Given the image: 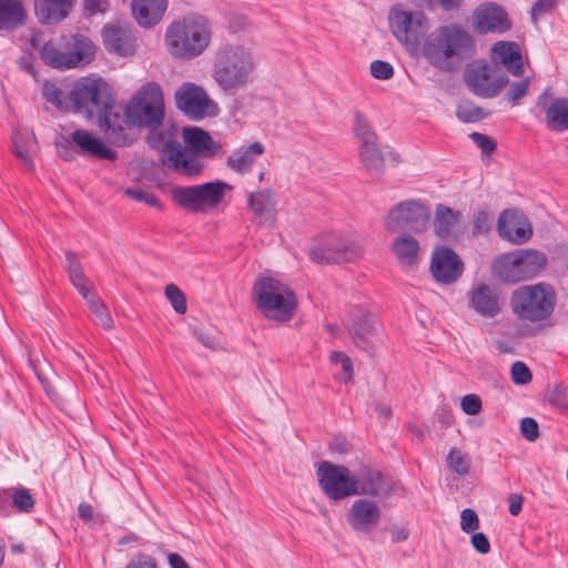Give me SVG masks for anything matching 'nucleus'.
I'll return each mask as SVG.
<instances>
[{
    "label": "nucleus",
    "instance_id": "nucleus-17",
    "mask_svg": "<svg viewBox=\"0 0 568 568\" xmlns=\"http://www.w3.org/2000/svg\"><path fill=\"white\" fill-rule=\"evenodd\" d=\"M536 108L545 113V124L550 131L568 130V98H557L546 88L536 100Z\"/></svg>",
    "mask_w": 568,
    "mask_h": 568
},
{
    "label": "nucleus",
    "instance_id": "nucleus-46",
    "mask_svg": "<svg viewBox=\"0 0 568 568\" xmlns=\"http://www.w3.org/2000/svg\"><path fill=\"white\" fill-rule=\"evenodd\" d=\"M11 498L13 506L20 511L29 513L34 506V499L27 488L17 489Z\"/></svg>",
    "mask_w": 568,
    "mask_h": 568
},
{
    "label": "nucleus",
    "instance_id": "nucleus-64",
    "mask_svg": "<svg viewBox=\"0 0 568 568\" xmlns=\"http://www.w3.org/2000/svg\"><path fill=\"white\" fill-rule=\"evenodd\" d=\"M168 559L171 568H190L187 562L179 554H169Z\"/></svg>",
    "mask_w": 568,
    "mask_h": 568
},
{
    "label": "nucleus",
    "instance_id": "nucleus-40",
    "mask_svg": "<svg viewBox=\"0 0 568 568\" xmlns=\"http://www.w3.org/2000/svg\"><path fill=\"white\" fill-rule=\"evenodd\" d=\"M353 130L355 136L358 139L359 144H366L371 141L378 140L375 131L372 129L367 118L359 111L354 112L353 116Z\"/></svg>",
    "mask_w": 568,
    "mask_h": 568
},
{
    "label": "nucleus",
    "instance_id": "nucleus-57",
    "mask_svg": "<svg viewBox=\"0 0 568 568\" xmlns=\"http://www.w3.org/2000/svg\"><path fill=\"white\" fill-rule=\"evenodd\" d=\"M469 138L485 154H489L496 149V142L486 134L473 132Z\"/></svg>",
    "mask_w": 568,
    "mask_h": 568
},
{
    "label": "nucleus",
    "instance_id": "nucleus-2",
    "mask_svg": "<svg viewBox=\"0 0 568 568\" xmlns=\"http://www.w3.org/2000/svg\"><path fill=\"white\" fill-rule=\"evenodd\" d=\"M422 51L434 68L442 72H454L471 58L474 40L462 27L443 26L426 38Z\"/></svg>",
    "mask_w": 568,
    "mask_h": 568
},
{
    "label": "nucleus",
    "instance_id": "nucleus-23",
    "mask_svg": "<svg viewBox=\"0 0 568 568\" xmlns=\"http://www.w3.org/2000/svg\"><path fill=\"white\" fill-rule=\"evenodd\" d=\"M105 49L119 55L133 54L136 48V38L133 29L123 23H108L102 30Z\"/></svg>",
    "mask_w": 568,
    "mask_h": 568
},
{
    "label": "nucleus",
    "instance_id": "nucleus-6",
    "mask_svg": "<svg viewBox=\"0 0 568 568\" xmlns=\"http://www.w3.org/2000/svg\"><path fill=\"white\" fill-rule=\"evenodd\" d=\"M252 295L257 308L267 317L290 321L296 308V296L284 283L273 277H262L254 283Z\"/></svg>",
    "mask_w": 568,
    "mask_h": 568
},
{
    "label": "nucleus",
    "instance_id": "nucleus-62",
    "mask_svg": "<svg viewBox=\"0 0 568 568\" xmlns=\"http://www.w3.org/2000/svg\"><path fill=\"white\" fill-rule=\"evenodd\" d=\"M509 513L513 516H517L523 508V497L517 494H510L509 495Z\"/></svg>",
    "mask_w": 568,
    "mask_h": 568
},
{
    "label": "nucleus",
    "instance_id": "nucleus-31",
    "mask_svg": "<svg viewBox=\"0 0 568 568\" xmlns=\"http://www.w3.org/2000/svg\"><path fill=\"white\" fill-rule=\"evenodd\" d=\"M73 0H36L34 10L38 20L43 24H57L71 12Z\"/></svg>",
    "mask_w": 568,
    "mask_h": 568
},
{
    "label": "nucleus",
    "instance_id": "nucleus-8",
    "mask_svg": "<svg viewBox=\"0 0 568 568\" xmlns=\"http://www.w3.org/2000/svg\"><path fill=\"white\" fill-rule=\"evenodd\" d=\"M555 292L548 284L525 285L514 291L510 300L515 315L523 321L539 322L554 311Z\"/></svg>",
    "mask_w": 568,
    "mask_h": 568
},
{
    "label": "nucleus",
    "instance_id": "nucleus-61",
    "mask_svg": "<svg viewBox=\"0 0 568 568\" xmlns=\"http://www.w3.org/2000/svg\"><path fill=\"white\" fill-rule=\"evenodd\" d=\"M126 568H156V565L153 559L146 556H139L136 559L132 560Z\"/></svg>",
    "mask_w": 568,
    "mask_h": 568
},
{
    "label": "nucleus",
    "instance_id": "nucleus-32",
    "mask_svg": "<svg viewBox=\"0 0 568 568\" xmlns=\"http://www.w3.org/2000/svg\"><path fill=\"white\" fill-rule=\"evenodd\" d=\"M491 59L504 65L509 73L519 77L524 73L523 58L518 48L511 42H497L491 49Z\"/></svg>",
    "mask_w": 568,
    "mask_h": 568
},
{
    "label": "nucleus",
    "instance_id": "nucleus-49",
    "mask_svg": "<svg viewBox=\"0 0 568 568\" xmlns=\"http://www.w3.org/2000/svg\"><path fill=\"white\" fill-rule=\"evenodd\" d=\"M110 0H82L85 17L104 14L110 9Z\"/></svg>",
    "mask_w": 568,
    "mask_h": 568
},
{
    "label": "nucleus",
    "instance_id": "nucleus-41",
    "mask_svg": "<svg viewBox=\"0 0 568 568\" xmlns=\"http://www.w3.org/2000/svg\"><path fill=\"white\" fill-rule=\"evenodd\" d=\"M530 83L531 80L529 77L513 82L508 80L504 99L513 105L519 104V101L528 94Z\"/></svg>",
    "mask_w": 568,
    "mask_h": 568
},
{
    "label": "nucleus",
    "instance_id": "nucleus-11",
    "mask_svg": "<svg viewBox=\"0 0 568 568\" xmlns=\"http://www.w3.org/2000/svg\"><path fill=\"white\" fill-rule=\"evenodd\" d=\"M546 265V257L537 251H517L504 254L494 263L496 276L504 283L515 284L536 276Z\"/></svg>",
    "mask_w": 568,
    "mask_h": 568
},
{
    "label": "nucleus",
    "instance_id": "nucleus-12",
    "mask_svg": "<svg viewBox=\"0 0 568 568\" xmlns=\"http://www.w3.org/2000/svg\"><path fill=\"white\" fill-rule=\"evenodd\" d=\"M362 255V244L351 236L327 234L310 250V257L318 264L353 262Z\"/></svg>",
    "mask_w": 568,
    "mask_h": 568
},
{
    "label": "nucleus",
    "instance_id": "nucleus-15",
    "mask_svg": "<svg viewBox=\"0 0 568 568\" xmlns=\"http://www.w3.org/2000/svg\"><path fill=\"white\" fill-rule=\"evenodd\" d=\"M175 103L180 111L192 120H201L217 113V105L206 91L194 83H183L175 92Z\"/></svg>",
    "mask_w": 568,
    "mask_h": 568
},
{
    "label": "nucleus",
    "instance_id": "nucleus-33",
    "mask_svg": "<svg viewBox=\"0 0 568 568\" xmlns=\"http://www.w3.org/2000/svg\"><path fill=\"white\" fill-rule=\"evenodd\" d=\"M460 216L459 212H456L444 204H438L435 211V233L443 240H448L455 236L459 230Z\"/></svg>",
    "mask_w": 568,
    "mask_h": 568
},
{
    "label": "nucleus",
    "instance_id": "nucleus-26",
    "mask_svg": "<svg viewBox=\"0 0 568 568\" xmlns=\"http://www.w3.org/2000/svg\"><path fill=\"white\" fill-rule=\"evenodd\" d=\"M379 520L381 510L373 500L357 499L353 503L348 514V523L354 530L368 532L377 526Z\"/></svg>",
    "mask_w": 568,
    "mask_h": 568
},
{
    "label": "nucleus",
    "instance_id": "nucleus-20",
    "mask_svg": "<svg viewBox=\"0 0 568 568\" xmlns=\"http://www.w3.org/2000/svg\"><path fill=\"white\" fill-rule=\"evenodd\" d=\"M468 306L486 318L497 316L501 310L497 290L483 282L475 283L468 292Z\"/></svg>",
    "mask_w": 568,
    "mask_h": 568
},
{
    "label": "nucleus",
    "instance_id": "nucleus-51",
    "mask_svg": "<svg viewBox=\"0 0 568 568\" xmlns=\"http://www.w3.org/2000/svg\"><path fill=\"white\" fill-rule=\"evenodd\" d=\"M559 0H537L531 8V21L537 23V20L547 13H550L557 6Z\"/></svg>",
    "mask_w": 568,
    "mask_h": 568
},
{
    "label": "nucleus",
    "instance_id": "nucleus-37",
    "mask_svg": "<svg viewBox=\"0 0 568 568\" xmlns=\"http://www.w3.org/2000/svg\"><path fill=\"white\" fill-rule=\"evenodd\" d=\"M13 153L17 158L21 159L30 169L33 163L30 153L34 150L37 140L33 133L27 129H20L13 132Z\"/></svg>",
    "mask_w": 568,
    "mask_h": 568
},
{
    "label": "nucleus",
    "instance_id": "nucleus-58",
    "mask_svg": "<svg viewBox=\"0 0 568 568\" xmlns=\"http://www.w3.org/2000/svg\"><path fill=\"white\" fill-rule=\"evenodd\" d=\"M65 270L69 276L83 271L82 264L72 251H65Z\"/></svg>",
    "mask_w": 568,
    "mask_h": 568
},
{
    "label": "nucleus",
    "instance_id": "nucleus-4",
    "mask_svg": "<svg viewBox=\"0 0 568 568\" xmlns=\"http://www.w3.org/2000/svg\"><path fill=\"white\" fill-rule=\"evenodd\" d=\"M254 70L251 53L240 45H224L213 62L212 77L224 91H234L247 84Z\"/></svg>",
    "mask_w": 568,
    "mask_h": 568
},
{
    "label": "nucleus",
    "instance_id": "nucleus-45",
    "mask_svg": "<svg viewBox=\"0 0 568 568\" xmlns=\"http://www.w3.org/2000/svg\"><path fill=\"white\" fill-rule=\"evenodd\" d=\"M165 296L170 301L172 307L178 314L186 312V301L183 292L174 284L165 286Z\"/></svg>",
    "mask_w": 568,
    "mask_h": 568
},
{
    "label": "nucleus",
    "instance_id": "nucleus-54",
    "mask_svg": "<svg viewBox=\"0 0 568 568\" xmlns=\"http://www.w3.org/2000/svg\"><path fill=\"white\" fill-rule=\"evenodd\" d=\"M462 409L467 415H477L481 410V399L476 394H468L462 398Z\"/></svg>",
    "mask_w": 568,
    "mask_h": 568
},
{
    "label": "nucleus",
    "instance_id": "nucleus-44",
    "mask_svg": "<svg viewBox=\"0 0 568 568\" xmlns=\"http://www.w3.org/2000/svg\"><path fill=\"white\" fill-rule=\"evenodd\" d=\"M88 305L91 312L95 315L97 324L101 325L105 329L113 328V320L106 311L104 303L99 297L94 301H90V304Z\"/></svg>",
    "mask_w": 568,
    "mask_h": 568
},
{
    "label": "nucleus",
    "instance_id": "nucleus-27",
    "mask_svg": "<svg viewBox=\"0 0 568 568\" xmlns=\"http://www.w3.org/2000/svg\"><path fill=\"white\" fill-rule=\"evenodd\" d=\"M98 119L100 126L113 143L119 145L128 143L125 129L129 120L125 114L121 113V108L115 105V99H113V103L105 112L100 113Z\"/></svg>",
    "mask_w": 568,
    "mask_h": 568
},
{
    "label": "nucleus",
    "instance_id": "nucleus-63",
    "mask_svg": "<svg viewBox=\"0 0 568 568\" xmlns=\"http://www.w3.org/2000/svg\"><path fill=\"white\" fill-rule=\"evenodd\" d=\"M193 334L204 346H206L209 348H213L214 347L215 341L209 334H206V333H204V332H202L200 329H194Z\"/></svg>",
    "mask_w": 568,
    "mask_h": 568
},
{
    "label": "nucleus",
    "instance_id": "nucleus-25",
    "mask_svg": "<svg viewBox=\"0 0 568 568\" xmlns=\"http://www.w3.org/2000/svg\"><path fill=\"white\" fill-rule=\"evenodd\" d=\"M354 487L356 495L371 497H387L392 491V486L387 478L379 471L371 468H363L354 476Z\"/></svg>",
    "mask_w": 568,
    "mask_h": 568
},
{
    "label": "nucleus",
    "instance_id": "nucleus-52",
    "mask_svg": "<svg viewBox=\"0 0 568 568\" xmlns=\"http://www.w3.org/2000/svg\"><path fill=\"white\" fill-rule=\"evenodd\" d=\"M511 378L517 385H525L531 381V373L523 362H515L511 365Z\"/></svg>",
    "mask_w": 568,
    "mask_h": 568
},
{
    "label": "nucleus",
    "instance_id": "nucleus-21",
    "mask_svg": "<svg viewBox=\"0 0 568 568\" xmlns=\"http://www.w3.org/2000/svg\"><path fill=\"white\" fill-rule=\"evenodd\" d=\"M473 23L479 33H503L510 29L511 23L506 11L498 4H481L474 13Z\"/></svg>",
    "mask_w": 568,
    "mask_h": 568
},
{
    "label": "nucleus",
    "instance_id": "nucleus-30",
    "mask_svg": "<svg viewBox=\"0 0 568 568\" xmlns=\"http://www.w3.org/2000/svg\"><path fill=\"white\" fill-rule=\"evenodd\" d=\"M168 8V0H132L131 9L136 22L143 28L156 24Z\"/></svg>",
    "mask_w": 568,
    "mask_h": 568
},
{
    "label": "nucleus",
    "instance_id": "nucleus-13",
    "mask_svg": "<svg viewBox=\"0 0 568 568\" xmlns=\"http://www.w3.org/2000/svg\"><path fill=\"white\" fill-rule=\"evenodd\" d=\"M430 213L420 201L408 200L396 204L385 216L384 226L388 232L397 233L405 230L420 233L427 230Z\"/></svg>",
    "mask_w": 568,
    "mask_h": 568
},
{
    "label": "nucleus",
    "instance_id": "nucleus-50",
    "mask_svg": "<svg viewBox=\"0 0 568 568\" xmlns=\"http://www.w3.org/2000/svg\"><path fill=\"white\" fill-rule=\"evenodd\" d=\"M493 223V214L486 210H479L474 215L473 233L481 234L489 231Z\"/></svg>",
    "mask_w": 568,
    "mask_h": 568
},
{
    "label": "nucleus",
    "instance_id": "nucleus-59",
    "mask_svg": "<svg viewBox=\"0 0 568 568\" xmlns=\"http://www.w3.org/2000/svg\"><path fill=\"white\" fill-rule=\"evenodd\" d=\"M473 547L479 554H487L490 550V544L488 538L483 532H475L470 538Z\"/></svg>",
    "mask_w": 568,
    "mask_h": 568
},
{
    "label": "nucleus",
    "instance_id": "nucleus-55",
    "mask_svg": "<svg viewBox=\"0 0 568 568\" xmlns=\"http://www.w3.org/2000/svg\"><path fill=\"white\" fill-rule=\"evenodd\" d=\"M479 520L477 514L466 508L460 514V527L465 532H473L478 528Z\"/></svg>",
    "mask_w": 568,
    "mask_h": 568
},
{
    "label": "nucleus",
    "instance_id": "nucleus-18",
    "mask_svg": "<svg viewBox=\"0 0 568 568\" xmlns=\"http://www.w3.org/2000/svg\"><path fill=\"white\" fill-rule=\"evenodd\" d=\"M463 271L464 263L452 248L439 247L434 251L430 272L437 282L452 284L462 276Z\"/></svg>",
    "mask_w": 568,
    "mask_h": 568
},
{
    "label": "nucleus",
    "instance_id": "nucleus-1",
    "mask_svg": "<svg viewBox=\"0 0 568 568\" xmlns=\"http://www.w3.org/2000/svg\"><path fill=\"white\" fill-rule=\"evenodd\" d=\"M148 142L160 152V162L168 170L194 180L203 174L206 160L214 158L222 150V144L201 128L187 126L182 131L186 145L179 140V128L174 124L149 128Z\"/></svg>",
    "mask_w": 568,
    "mask_h": 568
},
{
    "label": "nucleus",
    "instance_id": "nucleus-19",
    "mask_svg": "<svg viewBox=\"0 0 568 568\" xmlns=\"http://www.w3.org/2000/svg\"><path fill=\"white\" fill-rule=\"evenodd\" d=\"M497 231L504 240L521 244L532 234L530 223L518 210H505L497 222Z\"/></svg>",
    "mask_w": 568,
    "mask_h": 568
},
{
    "label": "nucleus",
    "instance_id": "nucleus-14",
    "mask_svg": "<svg viewBox=\"0 0 568 568\" xmlns=\"http://www.w3.org/2000/svg\"><path fill=\"white\" fill-rule=\"evenodd\" d=\"M464 78L469 90L484 99L497 97L508 84V77L488 63L468 69Z\"/></svg>",
    "mask_w": 568,
    "mask_h": 568
},
{
    "label": "nucleus",
    "instance_id": "nucleus-5",
    "mask_svg": "<svg viewBox=\"0 0 568 568\" xmlns=\"http://www.w3.org/2000/svg\"><path fill=\"white\" fill-rule=\"evenodd\" d=\"M95 44L83 34L63 36L59 43H45L40 55L42 61L55 69L68 70L89 64L95 54Z\"/></svg>",
    "mask_w": 568,
    "mask_h": 568
},
{
    "label": "nucleus",
    "instance_id": "nucleus-43",
    "mask_svg": "<svg viewBox=\"0 0 568 568\" xmlns=\"http://www.w3.org/2000/svg\"><path fill=\"white\" fill-rule=\"evenodd\" d=\"M447 466L452 471L462 476L469 471V464L466 459V455L457 448H452L449 450L447 455Z\"/></svg>",
    "mask_w": 568,
    "mask_h": 568
},
{
    "label": "nucleus",
    "instance_id": "nucleus-60",
    "mask_svg": "<svg viewBox=\"0 0 568 568\" xmlns=\"http://www.w3.org/2000/svg\"><path fill=\"white\" fill-rule=\"evenodd\" d=\"M552 400L559 407L568 409V386L556 388L552 393Z\"/></svg>",
    "mask_w": 568,
    "mask_h": 568
},
{
    "label": "nucleus",
    "instance_id": "nucleus-34",
    "mask_svg": "<svg viewBox=\"0 0 568 568\" xmlns=\"http://www.w3.org/2000/svg\"><path fill=\"white\" fill-rule=\"evenodd\" d=\"M264 153V145L254 142L248 146L240 148L227 158V166L237 173H246L251 170L256 158Z\"/></svg>",
    "mask_w": 568,
    "mask_h": 568
},
{
    "label": "nucleus",
    "instance_id": "nucleus-38",
    "mask_svg": "<svg viewBox=\"0 0 568 568\" xmlns=\"http://www.w3.org/2000/svg\"><path fill=\"white\" fill-rule=\"evenodd\" d=\"M359 156L363 165L368 172L372 174L381 173L384 165V159L377 140L371 141L369 144H366V142L361 143Z\"/></svg>",
    "mask_w": 568,
    "mask_h": 568
},
{
    "label": "nucleus",
    "instance_id": "nucleus-48",
    "mask_svg": "<svg viewBox=\"0 0 568 568\" xmlns=\"http://www.w3.org/2000/svg\"><path fill=\"white\" fill-rule=\"evenodd\" d=\"M125 195H128L129 197H131L135 201L144 202L150 206L161 207V202H160L159 197L154 193L146 192L142 189L129 187L125 190Z\"/></svg>",
    "mask_w": 568,
    "mask_h": 568
},
{
    "label": "nucleus",
    "instance_id": "nucleus-9",
    "mask_svg": "<svg viewBox=\"0 0 568 568\" xmlns=\"http://www.w3.org/2000/svg\"><path fill=\"white\" fill-rule=\"evenodd\" d=\"M129 123L136 126H159L164 119V99L161 87L155 82L143 85L125 108Z\"/></svg>",
    "mask_w": 568,
    "mask_h": 568
},
{
    "label": "nucleus",
    "instance_id": "nucleus-36",
    "mask_svg": "<svg viewBox=\"0 0 568 568\" xmlns=\"http://www.w3.org/2000/svg\"><path fill=\"white\" fill-rule=\"evenodd\" d=\"M392 251L403 265H412L417 261L418 241L409 234L398 235L392 243Z\"/></svg>",
    "mask_w": 568,
    "mask_h": 568
},
{
    "label": "nucleus",
    "instance_id": "nucleus-3",
    "mask_svg": "<svg viewBox=\"0 0 568 568\" xmlns=\"http://www.w3.org/2000/svg\"><path fill=\"white\" fill-rule=\"evenodd\" d=\"M166 45L171 54L192 59L200 55L210 44L211 31L204 17L190 14L174 21L166 30Z\"/></svg>",
    "mask_w": 568,
    "mask_h": 568
},
{
    "label": "nucleus",
    "instance_id": "nucleus-22",
    "mask_svg": "<svg viewBox=\"0 0 568 568\" xmlns=\"http://www.w3.org/2000/svg\"><path fill=\"white\" fill-rule=\"evenodd\" d=\"M247 205L253 214V223L257 226H272L276 220L277 194L270 190H261L247 194Z\"/></svg>",
    "mask_w": 568,
    "mask_h": 568
},
{
    "label": "nucleus",
    "instance_id": "nucleus-47",
    "mask_svg": "<svg viewBox=\"0 0 568 568\" xmlns=\"http://www.w3.org/2000/svg\"><path fill=\"white\" fill-rule=\"evenodd\" d=\"M55 148L58 154L65 161H72L75 158L77 154V146L74 142L72 141L71 135L64 136L61 135L57 142Z\"/></svg>",
    "mask_w": 568,
    "mask_h": 568
},
{
    "label": "nucleus",
    "instance_id": "nucleus-39",
    "mask_svg": "<svg viewBox=\"0 0 568 568\" xmlns=\"http://www.w3.org/2000/svg\"><path fill=\"white\" fill-rule=\"evenodd\" d=\"M42 95L47 102L53 104L60 111H67L71 104L70 94L65 95V93L51 81L43 83Z\"/></svg>",
    "mask_w": 568,
    "mask_h": 568
},
{
    "label": "nucleus",
    "instance_id": "nucleus-29",
    "mask_svg": "<svg viewBox=\"0 0 568 568\" xmlns=\"http://www.w3.org/2000/svg\"><path fill=\"white\" fill-rule=\"evenodd\" d=\"M71 138L75 146L84 154L105 160L116 159V152L88 130H75L71 133Z\"/></svg>",
    "mask_w": 568,
    "mask_h": 568
},
{
    "label": "nucleus",
    "instance_id": "nucleus-35",
    "mask_svg": "<svg viewBox=\"0 0 568 568\" xmlns=\"http://www.w3.org/2000/svg\"><path fill=\"white\" fill-rule=\"evenodd\" d=\"M26 13L20 0H0V30L12 31L24 24Z\"/></svg>",
    "mask_w": 568,
    "mask_h": 568
},
{
    "label": "nucleus",
    "instance_id": "nucleus-10",
    "mask_svg": "<svg viewBox=\"0 0 568 568\" xmlns=\"http://www.w3.org/2000/svg\"><path fill=\"white\" fill-rule=\"evenodd\" d=\"M231 189L226 182L215 180L197 185L175 186L172 189V197L192 213H206L216 209Z\"/></svg>",
    "mask_w": 568,
    "mask_h": 568
},
{
    "label": "nucleus",
    "instance_id": "nucleus-16",
    "mask_svg": "<svg viewBox=\"0 0 568 568\" xmlns=\"http://www.w3.org/2000/svg\"><path fill=\"white\" fill-rule=\"evenodd\" d=\"M320 486L332 499L338 500L347 496L356 495L354 476L345 466L322 462L317 468Z\"/></svg>",
    "mask_w": 568,
    "mask_h": 568
},
{
    "label": "nucleus",
    "instance_id": "nucleus-53",
    "mask_svg": "<svg viewBox=\"0 0 568 568\" xmlns=\"http://www.w3.org/2000/svg\"><path fill=\"white\" fill-rule=\"evenodd\" d=\"M371 73L375 79L388 80L394 74V69L390 63L375 60L371 63Z\"/></svg>",
    "mask_w": 568,
    "mask_h": 568
},
{
    "label": "nucleus",
    "instance_id": "nucleus-24",
    "mask_svg": "<svg viewBox=\"0 0 568 568\" xmlns=\"http://www.w3.org/2000/svg\"><path fill=\"white\" fill-rule=\"evenodd\" d=\"M425 17L422 13H412L393 9L389 17L394 36L402 42H414L417 39L419 28Z\"/></svg>",
    "mask_w": 568,
    "mask_h": 568
},
{
    "label": "nucleus",
    "instance_id": "nucleus-7",
    "mask_svg": "<svg viewBox=\"0 0 568 568\" xmlns=\"http://www.w3.org/2000/svg\"><path fill=\"white\" fill-rule=\"evenodd\" d=\"M111 85L102 78L87 77L78 80L70 91V102L75 113L87 120L99 116L113 103Z\"/></svg>",
    "mask_w": 568,
    "mask_h": 568
},
{
    "label": "nucleus",
    "instance_id": "nucleus-56",
    "mask_svg": "<svg viewBox=\"0 0 568 568\" xmlns=\"http://www.w3.org/2000/svg\"><path fill=\"white\" fill-rule=\"evenodd\" d=\"M520 432L524 438L529 442H535L539 436L537 422L531 417L523 418L520 422Z\"/></svg>",
    "mask_w": 568,
    "mask_h": 568
},
{
    "label": "nucleus",
    "instance_id": "nucleus-28",
    "mask_svg": "<svg viewBox=\"0 0 568 568\" xmlns=\"http://www.w3.org/2000/svg\"><path fill=\"white\" fill-rule=\"evenodd\" d=\"M354 342L355 344L367 351L369 348L371 338L376 335L378 331V320L364 308H357L352 314Z\"/></svg>",
    "mask_w": 568,
    "mask_h": 568
},
{
    "label": "nucleus",
    "instance_id": "nucleus-42",
    "mask_svg": "<svg viewBox=\"0 0 568 568\" xmlns=\"http://www.w3.org/2000/svg\"><path fill=\"white\" fill-rule=\"evenodd\" d=\"M488 114L484 109L469 101L459 103L456 110L457 118L465 123L480 121L488 116Z\"/></svg>",
    "mask_w": 568,
    "mask_h": 568
}]
</instances>
